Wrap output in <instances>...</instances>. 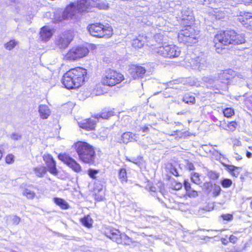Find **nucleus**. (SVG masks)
<instances>
[{
    "label": "nucleus",
    "mask_w": 252,
    "mask_h": 252,
    "mask_svg": "<svg viewBox=\"0 0 252 252\" xmlns=\"http://www.w3.org/2000/svg\"><path fill=\"white\" fill-rule=\"evenodd\" d=\"M246 41L245 35L234 30L227 29L218 32L213 39L215 51L224 54L229 51V45H238Z\"/></svg>",
    "instance_id": "nucleus-1"
},
{
    "label": "nucleus",
    "mask_w": 252,
    "mask_h": 252,
    "mask_svg": "<svg viewBox=\"0 0 252 252\" xmlns=\"http://www.w3.org/2000/svg\"><path fill=\"white\" fill-rule=\"evenodd\" d=\"M88 80V71L81 66L69 69L64 73L61 82L68 90H77L84 86Z\"/></svg>",
    "instance_id": "nucleus-2"
},
{
    "label": "nucleus",
    "mask_w": 252,
    "mask_h": 252,
    "mask_svg": "<svg viewBox=\"0 0 252 252\" xmlns=\"http://www.w3.org/2000/svg\"><path fill=\"white\" fill-rule=\"evenodd\" d=\"M73 148L81 162L90 165L94 163L96 154L93 145L85 141H77L74 143Z\"/></svg>",
    "instance_id": "nucleus-3"
},
{
    "label": "nucleus",
    "mask_w": 252,
    "mask_h": 252,
    "mask_svg": "<svg viewBox=\"0 0 252 252\" xmlns=\"http://www.w3.org/2000/svg\"><path fill=\"white\" fill-rule=\"evenodd\" d=\"M87 29L90 34L96 38L109 39L114 34L112 27L108 23L100 22L91 23Z\"/></svg>",
    "instance_id": "nucleus-4"
},
{
    "label": "nucleus",
    "mask_w": 252,
    "mask_h": 252,
    "mask_svg": "<svg viewBox=\"0 0 252 252\" xmlns=\"http://www.w3.org/2000/svg\"><path fill=\"white\" fill-rule=\"evenodd\" d=\"M198 31L190 25L181 30L178 34V41L188 46H191L198 41Z\"/></svg>",
    "instance_id": "nucleus-5"
},
{
    "label": "nucleus",
    "mask_w": 252,
    "mask_h": 252,
    "mask_svg": "<svg viewBox=\"0 0 252 252\" xmlns=\"http://www.w3.org/2000/svg\"><path fill=\"white\" fill-rule=\"evenodd\" d=\"M103 234L118 245L128 246L134 243L132 239L125 233L121 232L119 229L112 227H106Z\"/></svg>",
    "instance_id": "nucleus-6"
},
{
    "label": "nucleus",
    "mask_w": 252,
    "mask_h": 252,
    "mask_svg": "<svg viewBox=\"0 0 252 252\" xmlns=\"http://www.w3.org/2000/svg\"><path fill=\"white\" fill-rule=\"evenodd\" d=\"M125 80L124 75L120 72L112 68H107L103 73L101 84L106 86L112 87L121 83Z\"/></svg>",
    "instance_id": "nucleus-7"
},
{
    "label": "nucleus",
    "mask_w": 252,
    "mask_h": 252,
    "mask_svg": "<svg viewBox=\"0 0 252 252\" xmlns=\"http://www.w3.org/2000/svg\"><path fill=\"white\" fill-rule=\"evenodd\" d=\"M158 54L164 58L174 59L178 57L181 51L179 48L174 44H163L157 48Z\"/></svg>",
    "instance_id": "nucleus-8"
},
{
    "label": "nucleus",
    "mask_w": 252,
    "mask_h": 252,
    "mask_svg": "<svg viewBox=\"0 0 252 252\" xmlns=\"http://www.w3.org/2000/svg\"><path fill=\"white\" fill-rule=\"evenodd\" d=\"M89 53L88 48L79 46L70 49L64 57V59L67 61H75L86 57Z\"/></svg>",
    "instance_id": "nucleus-9"
},
{
    "label": "nucleus",
    "mask_w": 252,
    "mask_h": 252,
    "mask_svg": "<svg viewBox=\"0 0 252 252\" xmlns=\"http://www.w3.org/2000/svg\"><path fill=\"white\" fill-rule=\"evenodd\" d=\"M58 159L76 173L82 171L81 165L67 153H61L58 155Z\"/></svg>",
    "instance_id": "nucleus-10"
},
{
    "label": "nucleus",
    "mask_w": 252,
    "mask_h": 252,
    "mask_svg": "<svg viewBox=\"0 0 252 252\" xmlns=\"http://www.w3.org/2000/svg\"><path fill=\"white\" fill-rule=\"evenodd\" d=\"M128 71L132 79L139 80L145 77L147 70L140 64H130L129 65Z\"/></svg>",
    "instance_id": "nucleus-11"
},
{
    "label": "nucleus",
    "mask_w": 252,
    "mask_h": 252,
    "mask_svg": "<svg viewBox=\"0 0 252 252\" xmlns=\"http://www.w3.org/2000/svg\"><path fill=\"white\" fill-rule=\"evenodd\" d=\"M42 159L45 164V168L54 176L58 175V170L57 167V162L52 155L45 153L42 156Z\"/></svg>",
    "instance_id": "nucleus-12"
},
{
    "label": "nucleus",
    "mask_w": 252,
    "mask_h": 252,
    "mask_svg": "<svg viewBox=\"0 0 252 252\" xmlns=\"http://www.w3.org/2000/svg\"><path fill=\"white\" fill-rule=\"evenodd\" d=\"M237 21L244 28L252 31V12H241L237 16Z\"/></svg>",
    "instance_id": "nucleus-13"
},
{
    "label": "nucleus",
    "mask_w": 252,
    "mask_h": 252,
    "mask_svg": "<svg viewBox=\"0 0 252 252\" xmlns=\"http://www.w3.org/2000/svg\"><path fill=\"white\" fill-rule=\"evenodd\" d=\"M72 40V35L69 31L65 32L61 34L58 39H56L55 43L57 46L61 49H65L70 44Z\"/></svg>",
    "instance_id": "nucleus-14"
},
{
    "label": "nucleus",
    "mask_w": 252,
    "mask_h": 252,
    "mask_svg": "<svg viewBox=\"0 0 252 252\" xmlns=\"http://www.w3.org/2000/svg\"><path fill=\"white\" fill-rule=\"evenodd\" d=\"M234 71L231 69H227L221 70L218 74V80L220 83L229 84L235 77Z\"/></svg>",
    "instance_id": "nucleus-15"
},
{
    "label": "nucleus",
    "mask_w": 252,
    "mask_h": 252,
    "mask_svg": "<svg viewBox=\"0 0 252 252\" xmlns=\"http://www.w3.org/2000/svg\"><path fill=\"white\" fill-rule=\"evenodd\" d=\"M94 118L85 119L78 123L79 127L84 130L90 131H94L96 129V126L98 121L94 120Z\"/></svg>",
    "instance_id": "nucleus-16"
},
{
    "label": "nucleus",
    "mask_w": 252,
    "mask_h": 252,
    "mask_svg": "<svg viewBox=\"0 0 252 252\" xmlns=\"http://www.w3.org/2000/svg\"><path fill=\"white\" fill-rule=\"evenodd\" d=\"M54 30L47 26L42 27L39 32V40L44 43L49 41L53 37Z\"/></svg>",
    "instance_id": "nucleus-17"
},
{
    "label": "nucleus",
    "mask_w": 252,
    "mask_h": 252,
    "mask_svg": "<svg viewBox=\"0 0 252 252\" xmlns=\"http://www.w3.org/2000/svg\"><path fill=\"white\" fill-rule=\"evenodd\" d=\"M183 185L185 190V196L189 198H195L198 196V191L192 189L191 184L188 180H184Z\"/></svg>",
    "instance_id": "nucleus-18"
},
{
    "label": "nucleus",
    "mask_w": 252,
    "mask_h": 252,
    "mask_svg": "<svg viewBox=\"0 0 252 252\" xmlns=\"http://www.w3.org/2000/svg\"><path fill=\"white\" fill-rule=\"evenodd\" d=\"M115 115V112L108 109H104L100 113L92 115V117L97 120L98 122L99 119H107Z\"/></svg>",
    "instance_id": "nucleus-19"
},
{
    "label": "nucleus",
    "mask_w": 252,
    "mask_h": 252,
    "mask_svg": "<svg viewBox=\"0 0 252 252\" xmlns=\"http://www.w3.org/2000/svg\"><path fill=\"white\" fill-rule=\"evenodd\" d=\"M74 6L75 5L74 3H70L68 5H67L65 9L62 12L61 14H58V15L56 16L55 18V22H60L64 20H67L71 15V13L68 10V9L73 8Z\"/></svg>",
    "instance_id": "nucleus-20"
},
{
    "label": "nucleus",
    "mask_w": 252,
    "mask_h": 252,
    "mask_svg": "<svg viewBox=\"0 0 252 252\" xmlns=\"http://www.w3.org/2000/svg\"><path fill=\"white\" fill-rule=\"evenodd\" d=\"M223 165L232 176L237 177L240 175L242 169L241 167L225 163H223Z\"/></svg>",
    "instance_id": "nucleus-21"
},
{
    "label": "nucleus",
    "mask_w": 252,
    "mask_h": 252,
    "mask_svg": "<svg viewBox=\"0 0 252 252\" xmlns=\"http://www.w3.org/2000/svg\"><path fill=\"white\" fill-rule=\"evenodd\" d=\"M146 39V36L139 35L136 38L133 40L132 42V47L135 49L141 48L143 47Z\"/></svg>",
    "instance_id": "nucleus-22"
},
{
    "label": "nucleus",
    "mask_w": 252,
    "mask_h": 252,
    "mask_svg": "<svg viewBox=\"0 0 252 252\" xmlns=\"http://www.w3.org/2000/svg\"><path fill=\"white\" fill-rule=\"evenodd\" d=\"M182 100L184 103L190 105H194L196 102L195 97L192 93H186L183 95Z\"/></svg>",
    "instance_id": "nucleus-23"
},
{
    "label": "nucleus",
    "mask_w": 252,
    "mask_h": 252,
    "mask_svg": "<svg viewBox=\"0 0 252 252\" xmlns=\"http://www.w3.org/2000/svg\"><path fill=\"white\" fill-rule=\"evenodd\" d=\"M54 203L59 206L63 210H67L69 208V205L63 199L59 197H54L53 198Z\"/></svg>",
    "instance_id": "nucleus-24"
},
{
    "label": "nucleus",
    "mask_w": 252,
    "mask_h": 252,
    "mask_svg": "<svg viewBox=\"0 0 252 252\" xmlns=\"http://www.w3.org/2000/svg\"><path fill=\"white\" fill-rule=\"evenodd\" d=\"M80 222L84 226L89 229L93 227L94 221L90 216L89 215H86L83 218H81L80 219Z\"/></svg>",
    "instance_id": "nucleus-25"
},
{
    "label": "nucleus",
    "mask_w": 252,
    "mask_h": 252,
    "mask_svg": "<svg viewBox=\"0 0 252 252\" xmlns=\"http://www.w3.org/2000/svg\"><path fill=\"white\" fill-rule=\"evenodd\" d=\"M205 184H207L208 186H210L212 189L211 190H208L207 189H206L208 193H210V191H212V194L213 197H217L219 195L221 190L220 186L216 184H210L209 183H205Z\"/></svg>",
    "instance_id": "nucleus-26"
},
{
    "label": "nucleus",
    "mask_w": 252,
    "mask_h": 252,
    "mask_svg": "<svg viewBox=\"0 0 252 252\" xmlns=\"http://www.w3.org/2000/svg\"><path fill=\"white\" fill-rule=\"evenodd\" d=\"M39 113L41 118L43 119H47L50 115V110L46 105H41L39 106Z\"/></svg>",
    "instance_id": "nucleus-27"
},
{
    "label": "nucleus",
    "mask_w": 252,
    "mask_h": 252,
    "mask_svg": "<svg viewBox=\"0 0 252 252\" xmlns=\"http://www.w3.org/2000/svg\"><path fill=\"white\" fill-rule=\"evenodd\" d=\"M170 136L174 137L176 139H179L183 137H185L189 135L188 131H182L180 130H176L173 131L171 133L168 134Z\"/></svg>",
    "instance_id": "nucleus-28"
},
{
    "label": "nucleus",
    "mask_w": 252,
    "mask_h": 252,
    "mask_svg": "<svg viewBox=\"0 0 252 252\" xmlns=\"http://www.w3.org/2000/svg\"><path fill=\"white\" fill-rule=\"evenodd\" d=\"M33 171L36 176L39 178L43 177L48 171L47 169L45 168V167L44 166L35 167L33 168Z\"/></svg>",
    "instance_id": "nucleus-29"
},
{
    "label": "nucleus",
    "mask_w": 252,
    "mask_h": 252,
    "mask_svg": "<svg viewBox=\"0 0 252 252\" xmlns=\"http://www.w3.org/2000/svg\"><path fill=\"white\" fill-rule=\"evenodd\" d=\"M190 178L191 181L197 185H200L202 183V181L201 179V175L197 172H193L190 174Z\"/></svg>",
    "instance_id": "nucleus-30"
},
{
    "label": "nucleus",
    "mask_w": 252,
    "mask_h": 252,
    "mask_svg": "<svg viewBox=\"0 0 252 252\" xmlns=\"http://www.w3.org/2000/svg\"><path fill=\"white\" fill-rule=\"evenodd\" d=\"M132 139V134L130 132L124 133L121 136V142L127 144L130 142Z\"/></svg>",
    "instance_id": "nucleus-31"
},
{
    "label": "nucleus",
    "mask_w": 252,
    "mask_h": 252,
    "mask_svg": "<svg viewBox=\"0 0 252 252\" xmlns=\"http://www.w3.org/2000/svg\"><path fill=\"white\" fill-rule=\"evenodd\" d=\"M118 177L122 182H127L126 170L125 168H120L118 171Z\"/></svg>",
    "instance_id": "nucleus-32"
},
{
    "label": "nucleus",
    "mask_w": 252,
    "mask_h": 252,
    "mask_svg": "<svg viewBox=\"0 0 252 252\" xmlns=\"http://www.w3.org/2000/svg\"><path fill=\"white\" fill-rule=\"evenodd\" d=\"M222 113L225 117L230 118L235 114V111L233 108L226 107L223 109Z\"/></svg>",
    "instance_id": "nucleus-33"
},
{
    "label": "nucleus",
    "mask_w": 252,
    "mask_h": 252,
    "mask_svg": "<svg viewBox=\"0 0 252 252\" xmlns=\"http://www.w3.org/2000/svg\"><path fill=\"white\" fill-rule=\"evenodd\" d=\"M238 126V122L235 121L229 122L226 125V129L229 131H235Z\"/></svg>",
    "instance_id": "nucleus-34"
},
{
    "label": "nucleus",
    "mask_w": 252,
    "mask_h": 252,
    "mask_svg": "<svg viewBox=\"0 0 252 252\" xmlns=\"http://www.w3.org/2000/svg\"><path fill=\"white\" fill-rule=\"evenodd\" d=\"M166 171L176 177H179V174L177 169L172 164H170L166 167Z\"/></svg>",
    "instance_id": "nucleus-35"
},
{
    "label": "nucleus",
    "mask_w": 252,
    "mask_h": 252,
    "mask_svg": "<svg viewBox=\"0 0 252 252\" xmlns=\"http://www.w3.org/2000/svg\"><path fill=\"white\" fill-rule=\"evenodd\" d=\"M18 42L14 39L10 40L4 44V47L8 50L13 49L17 44Z\"/></svg>",
    "instance_id": "nucleus-36"
},
{
    "label": "nucleus",
    "mask_w": 252,
    "mask_h": 252,
    "mask_svg": "<svg viewBox=\"0 0 252 252\" xmlns=\"http://www.w3.org/2000/svg\"><path fill=\"white\" fill-rule=\"evenodd\" d=\"M182 187H183V184L178 181H175L174 182H173L172 184H171V188L173 189V190H180L182 189Z\"/></svg>",
    "instance_id": "nucleus-37"
},
{
    "label": "nucleus",
    "mask_w": 252,
    "mask_h": 252,
    "mask_svg": "<svg viewBox=\"0 0 252 252\" xmlns=\"http://www.w3.org/2000/svg\"><path fill=\"white\" fill-rule=\"evenodd\" d=\"M232 181L230 179H223L221 181V185L224 188H228L231 186Z\"/></svg>",
    "instance_id": "nucleus-38"
},
{
    "label": "nucleus",
    "mask_w": 252,
    "mask_h": 252,
    "mask_svg": "<svg viewBox=\"0 0 252 252\" xmlns=\"http://www.w3.org/2000/svg\"><path fill=\"white\" fill-rule=\"evenodd\" d=\"M23 194L27 198L31 199L34 198L35 196V194L33 191L30 190L28 189H25Z\"/></svg>",
    "instance_id": "nucleus-39"
},
{
    "label": "nucleus",
    "mask_w": 252,
    "mask_h": 252,
    "mask_svg": "<svg viewBox=\"0 0 252 252\" xmlns=\"http://www.w3.org/2000/svg\"><path fill=\"white\" fill-rule=\"evenodd\" d=\"M89 176L92 179H96V174L98 173V170L90 168L87 171Z\"/></svg>",
    "instance_id": "nucleus-40"
},
{
    "label": "nucleus",
    "mask_w": 252,
    "mask_h": 252,
    "mask_svg": "<svg viewBox=\"0 0 252 252\" xmlns=\"http://www.w3.org/2000/svg\"><path fill=\"white\" fill-rule=\"evenodd\" d=\"M15 157L12 154H7L5 158V161L7 164H10L14 163Z\"/></svg>",
    "instance_id": "nucleus-41"
},
{
    "label": "nucleus",
    "mask_w": 252,
    "mask_h": 252,
    "mask_svg": "<svg viewBox=\"0 0 252 252\" xmlns=\"http://www.w3.org/2000/svg\"><path fill=\"white\" fill-rule=\"evenodd\" d=\"M244 104L249 110L252 111V97L246 99L244 101Z\"/></svg>",
    "instance_id": "nucleus-42"
},
{
    "label": "nucleus",
    "mask_w": 252,
    "mask_h": 252,
    "mask_svg": "<svg viewBox=\"0 0 252 252\" xmlns=\"http://www.w3.org/2000/svg\"><path fill=\"white\" fill-rule=\"evenodd\" d=\"M220 218L223 220L231 221L233 219V216L230 214H222L220 216Z\"/></svg>",
    "instance_id": "nucleus-43"
},
{
    "label": "nucleus",
    "mask_w": 252,
    "mask_h": 252,
    "mask_svg": "<svg viewBox=\"0 0 252 252\" xmlns=\"http://www.w3.org/2000/svg\"><path fill=\"white\" fill-rule=\"evenodd\" d=\"M99 135L103 138L107 137L108 135V128H104L99 132Z\"/></svg>",
    "instance_id": "nucleus-44"
},
{
    "label": "nucleus",
    "mask_w": 252,
    "mask_h": 252,
    "mask_svg": "<svg viewBox=\"0 0 252 252\" xmlns=\"http://www.w3.org/2000/svg\"><path fill=\"white\" fill-rule=\"evenodd\" d=\"M21 221V218L17 216H13L12 219V223L14 225H18Z\"/></svg>",
    "instance_id": "nucleus-45"
},
{
    "label": "nucleus",
    "mask_w": 252,
    "mask_h": 252,
    "mask_svg": "<svg viewBox=\"0 0 252 252\" xmlns=\"http://www.w3.org/2000/svg\"><path fill=\"white\" fill-rule=\"evenodd\" d=\"M229 240L231 243H232L233 244H235L237 241L238 238L236 236L233 235H231L229 236Z\"/></svg>",
    "instance_id": "nucleus-46"
},
{
    "label": "nucleus",
    "mask_w": 252,
    "mask_h": 252,
    "mask_svg": "<svg viewBox=\"0 0 252 252\" xmlns=\"http://www.w3.org/2000/svg\"><path fill=\"white\" fill-rule=\"evenodd\" d=\"M187 169L189 171H193L195 168L192 163H188L187 166Z\"/></svg>",
    "instance_id": "nucleus-47"
},
{
    "label": "nucleus",
    "mask_w": 252,
    "mask_h": 252,
    "mask_svg": "<svg viewBox=\"0 0 252 252\" xmlns=\"http://www.w3.org/2000/svg\"><path fill=\"white\" fill-rule=\"evenodd\" d=\"M241 1L246 5L252 4V0H241Z\"/></svg>",
    "instance_id": "nucleus-48"
},
{
    "label": "nucleus",
    "mask_w": 252,
    "mask_h": 252,
    "mask_svg": "<svg viewBox=\"0 0 252 252\" xmlns=\"http://www.w3.org/2000/svg\"><path fill=\"white\" fill-rule=\"evenodd\" d=\"M141 130L143 132H146L149 130V127L147 126H144L141 128Z\"/></svg>",
    "instance_id": "nucleus-49"
},
{
    "label": "nucleus",
    "mask_w": 252,
    "mask_h": 252,
    "mask_svg": "<svg viewBox=\"0 0 252 252\" xmlns=\"http://www.w3.org/2000/svg\"><path fill=\"white\" fill-rule=\"evenodd\" d=\"M102 189H103V185H100V187L99 189H97L96 188V187H95L94 188V191L97 190L98 191H101L102 190Z\"/></svg>",
    "instance_id": "nucleus-50"
},
{
    "label": "nucleus",
    "mask_w": 252,
    "mask_h": 252,
    "mask_svg": "<svg viewBox=\"0 0 252 252\" xmlns=\"http://www.w3.org/2000/svg\"><path fill=\"white\" fill-rule=\"evenodd\" d=\"M246 156L248 158H250L252 157V154L251 152L247 151L246 152Z\"/></svg>",
    "instance_id": "nucleus-51"
},
{
    "label": "nucleus",
    "mask_w": 252,
    "mask_h": 252,
    "mask_svg": "<svg viewBox=\"0 0 252 252\" xmlns=\"http://www.w3.org/2000/svg\"><path fill=\"white\" fill-rule=\"evenodd\" d=\"M2 156H3V153H2V151L1 150H0V160L2 158Z\"/></svg>",
    "instance_id": "nucleus-52"
},
{
    "label": "nucleus",
    "mask_w": 252,
    "mask_h": 252,
    "mask_svg": "<svg viewBox=\"0 0 252 252\" xmlns=\"http://www.w3.org/2000/svg\"><path fill=\"white\" fill-rule=\"evenodd\" d=\"M236 159L237 160H240V159H242V157L241 156H239L236 157Z\"/></svg>",
    "instance_id": "nucleus-53"
},
{
    "label": "nucleus",
    "mask_w": 252,
    "mask_h": 252,
    "mask_svg": "<svg viewBox=\"0 0 252 252\" xmlns=\"http://www.w3.org/2000/svg\"><path fill=\"white\" fill-rule=\"evenodd\" d=\"M208 1H209V0H201L200 2L204 4V2Z\"/></svg>",
    "instance_id": "nucleus-54"
},
{
    "label": "nucleus",
    "mask_w": 252,
    "mask_h": 252,
    "mask_svg": "<svg viewBox=\"0 0 252 252\" xmlns=\"http://www.w3.org/2000/svg\"><path fill=\"white\" fill-rule=\"evenodd\" d=\"M250 207L252 209V200L250 202Z\"/></svg>",
    "instance_id": "nucleus-55"
},
{
    "label": "nucleus",
    "mask_w": 252,
    "mask_h": 252,
    "mask_svg": "<svg viewBox=\"0 0 252 252\" xmlns=\"http://www.w3.org/2000/svg\"><path fill=\"white\" fill-rule=\"evenodd\" d=\"M215 178L217 179L218 178V175L216 174H215Z\"/></svg>",
    "instance_id": "nucleus-56"
},
{
    "label": "nucleus",
    "mask_w": 252,
    "mask_h": 252,
    "mask_svg": "<svg viewBox=\"0 0 252 252\" xmlns=\"http://www.w3.org/2000/svg\"><path fill=\"white\" fill-rule=\"evenodd\" d=\"M225 252H235V251H226Z\"/></svg>",
    "instance_id": "nucleus-57"
},
{
    "label": "nucleus",
    "mask_w": 252,
    "mask_h": 252,
    "mask_svg": "<svg viewBox=\"0 0 252 252\" xmlns=\"http://www.w3.org/2000/svg\"><path fill=\"white\" fill-rule=\"evenodd\" d=\"M249 149L252 151V146H249Z\"/></svg>",
    "instance_id": "nucleus-58"
},
{
    "label": "nucleus",
    "mask_w": 252,
    "mask_h": 252,
    "mask_svg": "<svg viewBox=\"0 0 252 252\" xmlns=\"http://www.w3.org/2000/svg\"><path fill=\"white\" fill-rule=\"evenodd\" d=\"M170 178H171V177L170 176H169L168 178V180H170Z\"/></svg>",
    "instance_id": "nucleus-59"
}]
</instances>
